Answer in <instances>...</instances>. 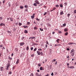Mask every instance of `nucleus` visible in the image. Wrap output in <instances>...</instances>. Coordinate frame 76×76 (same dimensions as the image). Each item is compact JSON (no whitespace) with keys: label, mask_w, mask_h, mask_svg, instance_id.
Returning a JSON list of instances; mask_svg holds the SVG:
<instances>
[{"label":"nucleus","mask_w":76,"mask_h":76,"mask_svg":"<svg viewBox=\"0 0 76 76\" xmlns=\"http://www.w3.org/2000/svg\"><path fill=\"white\" fill-rule=\"evenodd\" d=\"M10 61H8V64H7L6 66L5 69L8 70H9V68H10Z\"/></svg>","instance_id":"f257e3e1"},{"label":"nucleus","mask_w":76,"mask_h":76,"mask_svg":"<svg viewBox=\"0 0 76 76\" xmlns=\"http://www.w3.org/2000/svg\"><path fill=\"white\" fill-rule=\"evenodd\" d=\"M35 3H36V4H39V1L36 0L35 1Z\"/></svg>","instance_id":"f03ea898"},{"label":"nucleus","mask_w":76,"mask_h":76,"mask_svg":"<svg viewBox=\"0 0 76 76\" xmlns=\"http://www.w3.org/2000/svg\"><path fill=\"white\" fill-rule=\"evenodd\" d=\"M35 75L37 76H41V74H40L39 75V74L38 73H35Z\"/></svg>","instance_id":"7ed1b4c3"},{"label":"nucleus","mask_w":76,"mask_h":76,"mask_svg":"<svg viewBox=\"0 0 76 76\" xmlns=\"http://www.w3.org/2000/svg\"><path fill=\"white\" fill-rule=\"evenodd\" d=\"M36 38H35V37H29V39H35Z\"/></svg>","instance_id":"20e7f679"},{"label":"nucleus","mask_w":76,"mask_h":76,"mask_svg":"<svg viewBox=\"0 0 76 76\" xmlns=\"http://www.w3.org/2000/svg\"><path fill=\"white\" fill-rule=\"evenodd\" d=\"M3 67H0V70L1 71H3Z\"/></svg>","instance_id":"39448f33"},{"label":"nucleus","mask_w":76,"mask_h":76,"mask_svg":"<svg viewBox=\"0 0 76 76\" xmlns=\"http://www.w3.org/2000/svg\"><path fill=\"white\" fill-rule=\"evenodd\" d=\"M20 46L22 45H24V42H21L20 43Z\"/></svg>","instance_id":"423d86ee"},{"label":"nucleus","mask_w":76,"mask_h":76,"mask_svg":"<svg viewBox=\"0 0 76 76\" xmlns=\"http://www.w3.org/2000/svg\"><path fill=\"white\" fill-rule=\"evenodd\" d=\"M37 53L38 55H39L41 54V53L39 51H37Z\"/></svg>","instance_id":"0eeeda50"},{"label":"nucleus","mask_w":76,"mask_h":76,"mask_svg":"<svg viewBox=\"0 0 76 76\" xmlns=\"http://www.w3.org/2000/svg\"><path fill=\"white\" fill-rule=\"evenodd\" d=\"M4 24L1 23L0 24V26H4Z\"/></svg>","instance_id":"6e6552de"},{"label":"nucleus","mask_w":76,"mask_h":76,"mask_svg":"<svg viewBox=\"0 0 76 76\" xmlns=\"http://www.w3.org/2000/svg\"><path fill=\"white\" fill-rule=\"evenodd\" d=\"M10 20L11 21H12V22L13 21V18H10Z\"/></svg>","instance_id":"1a4fd4ad"},{"label":"nucleus","mask_w":76,"mask_h":76,"mask_svg":"<svg viewBox=\"0 0 76 76\" xmlns=\"http://www.w3.org/2000/svg\"><path fill=\"white\" fill-rule=\"evenodd\" d=\"M19 63V59H18L16 62V64H18Z\"/></svg>","instance_id":"9d476101"},{"label":"nucleus","mask_w":76,"mask_h":76,"mask_svg":"<svg viewBox=\"0 0 76 76\" xmlns=\"http://www.w3.org/2000/svg\"><path fill=\"white\" fill-rule=\"evenodd\" d=\"M59 41H60V39H57V40H56V42H57V43H59Z\"/></svg>","instance_id":"9b49d317"},{"label":"nucleus","mask_w":76,"mask_h":76,"mask_svg":"<svg viewBox=\"0 0 76 76\" xmlns=\"http://www.w3.org/2000/svg\"><path fill=\"white\" fill-rule=\"evenodd\" d=\"M34 17H35V16H34V15H32L31 16V19H34Z\"/></svg>","instance_id":"f8f14e48"},{"label":"nucleus","mask_w":76,"mask_h":76,"mask_svg":"<svg viewBox=\"0 0 76 76\" xmlns=\"http://www.w3.org/2000/svg\"><path fill=\"white\" fill-rule=\"evenodd\" d=\"M75 68V67L74 66H70V69H74Z\"/></svg>","instance_id":"ddd939ff"},{"label":"nucleus","mask_w":76,"mask_h":76,"mask_svg":"<svg viewBox=\"0 0 76 76\" xmlns=\"http://www.w3.org/2000/svg\"><path fill=\"white\" fill-rule=\"evenodd\" d=\"M60 14L61 15H63V14H64V13H63V11H62L61 12H60Z\"/></svg>","instance_id":"4468645a"},{"label":"nucleus","mask_w":76,"mask_h":76,"mask_svg":"<svg viewBox=\"0 0 76 76\" xmlns=\"http://www.w3.org/2000/svg\"><path fill=\"white\" fill-rule=\"evenodd\" d=\"M24 7H25V8H27V7H28V6L27 5H25L24 6Z\"/></svg>","instance_id":"2eb2a0df"},{"label":"nucleus","mask_w":76,"mask_h":76,"mask_svg":"<svg viewBox=\"0 0 76 76\" xmlns=\"http://www.w3.org/2000/svg\"><path fill=\"white\" fill-rule=\"evenodd\" d=\"M33 6H37V4L36 3H34V4H33Z\"/></svg>","instance_id":"dca6fc26"},{"label":"nucleus","mask_w":76,"mask_h":76,"mask_svg":"<svg viewBox=\"0 0 76 76\" xmlns=\"http://www.w3.org/2000/svg\"><path fill=\"white\" fill-rule=\"evenodd\" d=\"M23 28H28V26H23Z\"/></svg>","instance_id":"f3484780"},{"label":"nucleus","mask_w":76,"mask_h":76,"mask_svg":"<svg viewBox=\"0 0 76 76\" xmlns=\"http://www.w3.org/2000/svg\"><path fill=\"white\" fill-rule=\"evenodd\" d=\"M24 33H25L26 34H27L28 33V31L26 30H25L24 31Z\"/></svg>","instance_id":"a211bd4d"},{"label":"nucleus","mask_w":76,"mask_h":76,"mask_svg":"<svg viewBox=\"0 0 76 76\" xmlns=\"http://www.w3.org/2000/svg\"><path fill=\"white\" fill-rule=\"evenodd\" d=\"M56 9V8L55 7H54L53 8V10L51 11V12H52V11H53V10H55Z\"/></svg>","instance_id":"6ab92c4d"},{"label":"nucleus","mask_w":76,"mask_h":76,"mask_svg":"<svg viewBox=\"0 0 76 76\" xmlns=\"http://www.w3.org/2000/svg\"><path fill=\"white\" fill-rule=\"evenodd\" d=\"M64 31L65 32H67V28L65 29L64 30Z\"/></svg>","instance_id":"aec40b11"},{"label":"nucleus","mask_w":76,"mask_h":76,"mask_svg":"<svg viewBox=\"0 0 76 76\" xmlns=\"http://www.w3.org/2000/svg\"><path fill=\"white\" fill-rule=\"evenodd\" d=\"M71 56H73L74 55V53H71Z\"/></svg>","instance_id":"412c9836"},{"label":"nucleus","mask_w":76,"mask_h":76,"mask_svg":"<svg viewBox=\"0 0 76 76\" xmlns=\"http://www.w3.org/2000/svg\"><path fill=\"white\" fill-rule=\"evenodd\" d=\"M74 49H72V50L71 51V53H74L73 52H74Z\"/></svg>","instance_id":"4be33fe9"},{"label":"nucleus","mask_w":76,"mask_h":76,"mask_svg":"<svg viewBox=\"0 0 76 76\" xmlns=\"http://www.w3.org/2000/svg\"><path fill=\"white\" fill-rule=\"evenodd\" d=\"M20 9H23V6H20Z\"/></svg>","instance_id":"5701e85b"},{"label":"nucleus","mask_w":76,"mask_h":76,"mask_svg":"<svg viewBox=\"0 0 76 76\" xmlns=\"http://www.w3.org/2000/svg\"><path fill=\"white\" fill-rule=\"evenodd\" d=\"M34 29H35L36 30H37V29H38V28H37V27H35L34 28Z\"/></svg>","instance_id":"b1692460"},{"label":"nucleus","mask_w":76,"mask_h":76,"mask_svg":"<svg viewBox=\"0 0 76 76\" xmlns=\"http://www.w3.org/2000/svg\"><path fill=\"white\" fill-rule=\"evenodd\" d=\"M26 50H29V47L28 46L26 48Z\"/></svg>","instance_id":"393cba45"},{"label":"nucleus","mask_w":76,"mask_h":76,"mask_svg":"<svg viewBox=\"0 0 76 76\" xmlns=\"http://www.w3.org/2000/svg\"><path fill=\"white\" fill-rule=\"evenodd\" d=\"M43 69V68H42V67H40V70H42V69Z\"/></svg>","instance_id":"a878e982"},{"label":"nucleus","mask_w":76,"mask_h":76,"mask_svg":"<svg viewBox=\"0 0 76 76\" xmlns=\"http://www.w3.org/2000/svg\"><path fill=\"white\" fill-rule=\"evenodd\" d=\"M8 58H9V59L10 60H12V58H11L10 56L8 57Z\"/></svg>","instance_id":"bb28decb"},{"label":"nucleus","mask_w":76,"mask_h":76,"mask_svg":"<svg viewBox=\"0 0 76 76\" xmlns=\"http://www.w3.org/2000/svg\"><path fill=\"white\" fill-rule=\"evenodd\" d=\"M54 61H56V59H54L52 61V62L53 63V62H54Z\"/></svg>","instance_id":"cd10ccee"},{"label":"nucleus","mask_w":76,"mask_h":76,"mask_svg":"<svg viewBox=\"0 0 76 76\" xmlns=\"http://www.w3.org/2000/svg\"><path fill=\"white\" fill-rule=\"evenodd\" d=\"M40 31H44L43 29H42L41 28H40Z\"/></svg>","instance_id":"c85d7f7f"},{"label":"nucleus","mask_w":76,"mask_h":76,"mask_svg":"<svg viewBox=\"0 0 76 76\" xmlns=\"http://www.w3.org/2000/svg\"><path fill=\"white\" fill-rule=\"evenodd\" d=\"M25 37H23L21 39H22V40H23V39H25Z\"/></svg>","instance_id":"c756f323"},{"label":"nucleus","mask_w":76,"mask_h":76,"mask_svg":"<svg viewBox=\"0 0 76 76\" xmlns=\"http://www.w3.org/2000/svg\"><path fill=\"white\" fill-rule=\"evenodd\" d=\"M40 54H41V56H43L44 55V54L42 53V52H41Z\"/></svg>","instance_id":"7c9ffc66"},{"label":"nucleus","mask_w":76,"mask_h":76,"mask_svg":"<svg viewBox=\"0 0 76 76\" xmlns=\"http://www.w3.org/2000/svg\"><path fill=\"white\" fill-rule=\"evenodd\" d=\"M25 11H26V12H28V8H26L25 9Z\"/></svg>","instance_id":"2f4dec72"},{"label":"nucleus","mask_w":76,"mask_h":76,"mask_svg":"<svg viewBox=\"0 0 76 76\" xmlns=\"http://www.w3.org/2000/svg\"><path fill=\"white\" fill-rule=\"evenodd\" d=\"M36 20H38V21H39V19L38 18H36Z\"/></svg>","instance_id":"473e14b6"},{"label":"nucleus","mask_w":76,"mask_h":76,"mask_svg":"<svg viewBox=\"0 0 76 76\" xmlns=\"http://www.w3.org/2000/svg\"><path fill=\"white\" fill-rule=\"evenodd\" d=\"M70 14H68L67 15V16L68 17V18L70 16Z\"/></svg>","instance_id":"72a5a7b5"},{"label":"nucleus","mask_w":76,"mask_h":76,"mask_svg":"<svg viewBox=\"0 0 76 76\" xmlns=\"http://www.w3.org/2000/svg\"><path fill=\"white\" fill-rule=\"evenodd\" d=\"M46 43L47 44H48V45H49V44H48V41H46Z\"/></svg>","instance_id":"f704fd0d"},{"label":"nucleus","mask_w":76,"mask_h":76,"mask_svg":"<svg viewBox=\"0 0 76 76\" xmlns=\"http://www.w3.org/2000/svg\"><path fill=\"white\" fill-rule=\"evenodd\" d=\"M68 34V33L67 32H66L65 33V35H67Z\"/></svg>","instance_id":"c9c22d12"},{"label":"nucleus","mask_w":76,"mask_h":76,"mask_svg":"<svg viewBox=\"0 0 76 76\" xmlns=\"http://www.w3.org/2000/svg\"><path fill=\"white\" fill-rule=\"evenodd\" d=\"M38 51H42V49L39 48L38 49Z\"/></svg>","instance_id":"e433bc0d"},{"label":"nucleus","mask_w":76,"mask_h":76,"mask_svg":"<svg viewBox=\"0 0 76 76\" xmlns=\"http://www.w3.org/2000/svg\"><path fill=\"white\" fill-rule=\"evenodd\" d=\"M37 50V48H35L34 50V51H36Z\"/></svg>","instance_id":"4c0bfd02"},{"label":"nucleus","mask_w":76,"mask_h":76,"mask_svg":"<svg viewBox=\"0 0 76 76\" xmlns=\"http://www.w3.org/2000/svg\"><path fill=\"white\" fill-rule=\"evenodd\" d=\"M56 7H59V5H56Z\"/></svg>","instance_id":"58836bf2"},{"label":"nucleus","mask_w":76,"mask_h":76,"mask_svg":"<svg viewBox=\"0 0 76 76\" xmlns=\"http://www.w3.org/2000/svg\"><path fill=\"white\" fill-rule=\"evenodd\" d=\"M7 53H9V51L8 50V49H7Z\"/></svg>","instance_id":"ea45409f"},{"label":"nucleus","mask_w":76,"mask_h":76,"mask_svg":"<svg viewBox=\"0 0 76 76\" xmlns=\"http://www.w3.org/2000/svg\"><path fill=\"white\" fill-rule=\"evenodd\" d=\"M30 76H34V74H33V73H31L30 75Z\"/></svg>","instance_id":"a19ab883"},{"label":"nucleus","mask_w":76,"mask_h":76,"mask_svg":"<svg viewBox=\"0 0 76 76\" xmlns=\"http://www.w3.org/2000/svg\"><path fill=\"white\" fill-rule=\"evenodd\" d=\"M66 24L64 23V24H63V26H66Z\"/></svg>","instance_id":"79ce46f5"},{"label":"nucleus","mask_w":76,"mask_h":76,"mask_svg":"<svg viewBox=\"0 0 76 76\" xmlns=\"http://www.w3.org/2000/svg\"><path fill=\"white\" fill-rule=\"evenodd\" d=\"M60 7H63V5L62 4L60 5Z\"/></svg>","instance_id":"37998d69"},{"label":"nucleus","mask_w":76,"mask_h":76,"mask_svg":"<svg viewBox=\"0 0 76 76\" xmlns=\"http://www.w3.org/2000/svg\"><path fill=\"white\" fill-rule=\"evenodd\" d=\"M33 49H34V48L33 47H31V50H33Z\"/></svg>","instance_id":"c03bdc74"},{"label":"nucleus","mask_w":76,"mask_h":76,"mask_svg":"<svg viewBox=\"0 0 76 76\" xmlns=\"http://www.w3.org/2000/svg\"><path fill=\"white\" fill-rule=\"evenodd\" d=\"M58 33H59V34H61V31H58Z\"/></svg>","instance_id":"a18cd8bd"},{"label":"nucleus","mask_w":76,"mask_h":76,"mask_svg":"<svg viewBox=\"0 0 76 76\" xmlns=\"http://www.w3.org/2000/svg\"><path fill=\"white\" fill-rule=\"evenodd\" d=\"M19 26H21V25H22V23H19Z\"/></svg>","instance_id":"49530a36"},{"label":"nucleus","mask_w":76,"mask_h":76,"mask_svg":"<svg viewBox=\"0 0 76 76\" xmlns=\"http://www.w3.org/2000/svg\"><path fill=\"white\" fill-rule=\"evenodd\" d=\"M38 66H41V65L40 64H38Z\"/></svg>","instance_id":"de8ad7c7"},{"label":"nucleus","mask_w":76,"mask_h":76,"mask_svg":"<svg viewBox=\"0 0 76 76\" xmlns=\"http://www.w3.org/2000/svg\"><path fill=\"white\" fill-rule=\"evenodd\" d=\"M51 76H54V74L53 73V72H52L51 74Z\"/></svg>","instance_id":"09e8293b"},{"label":"nucleus","mask_w":76,"mask_h":76,"mask_svg":"<svg viewBox=\"0 0 76 76\" xmlns=\"http://www.w3.org/2000/svg\"><path fill=\"white\" fill-rule=\"evenodd\" d=\"M5 0H4V1H3V4H4V3H5Z\"/></svg>","instance_id":"8fccbe9b"},{"label":"nucleus","mask_w":76,"mask_h":76,"mask_svg":"<svg viewBox=\"0 0 76 76\" xmlns=\"http://www.w3.org/2000/svg\"><path fill=\"white\" fill-rule=\"evenodd\" d=\"M0 47H3V45H0Z\"/></svg>","instance_id":"3c124183"},{"label":"nucleus","mask_w":76,"mask_h":76,"mask_svg":"<svg viewBox=\"0 0 76 76\" xmlns=\"http://www.w3.org/2000/svg\"><path fill=\"white\" fill-rule=\"evenodd\" d=\"M58 46V45H57V44H55V45H54V46L55 47H57V46Z\"/></svg>","instance_id":"603ef678"},{"label":"nucleus","mask_w":76,"mask_h":76,"mask_svg":"<svg viewBox=\"0 0 76 76\" xmlns=\"http://www.w3.org/2000/svg\"><path fill=\"white\" fill-rule=\"evenodd\" d=\"M9 74L10 75H11V74H12V72L10 71V72H9Z\"/></svg>","instance_id":"864d4df0"},{"label":"nucleus","mask_w":76,"mask_h":76,"mask_svg":"<svg viewBox=\"0 0 76 76\" xmlns=\"http://www.w3.org/2000/svg\"><path fill=\"white\" fill-rule=\"evenodd\" d=\"M30 24V22H27V25H29Z\"/></svg>","instance_id":"5fc2aeb1"},{"label":"nucleus","mask_w":76,"mask_h":76,"mask_svg":"<svg viewBox=\"0 0 76 76\" xmlns=\"http://www.w3.org/2000/svg\"><path fill=\"white\" fill-rule=\"evenodd\" d=\"M47 13L46 12H45V13L43 15H44V16H45V15H46V14H47Z\"/></svg>","instance_id":"6e6d98bb"},{"label":"nucleus","mask_w":76,"mask_h":76,"mask_svg":"<svg viewBox=\"0 0 76 76\" xmlns=\"http://www.w3.org/2000/svg\"><path fill=\"white\" fill-rule=\"evenodd\" d=\"M74 12V13H76V10H75Z\"/></svg>","instance_id":"4d7b16f0"},{"label":"nucleus","mask_w":76,"mask_h":76,"mask_svg":"<svg viewBox=\"0 0 76 76\" xmlns=\"http://www.w3.org/2000/svg\"><path fill=\"white\" fill-rule=\"evenodd\" d=\"M66 50H67V51H69V50H70V49H69V48H67Z\"/></svg>","instance_id":"13d9d810"},{"label":"nucleus","mask_w":76,"mask_h":76,"mask_svg":"<svg viewBox=\"0 0 76 76\" xmlns=\"http://www.w3.org/2000/svg\"><path fill=\"white\" fill-rule=\"evenodd\" d=\"M65 6H67V3L65 2L64 3Z\"/></svg>","instance_id":"bf43d9fd"},{"label":"nucleus","mask_w":76,"mask_h":76,"mask_svg":"<svg viewBox=\"0 0 76 76\" xmlns=\"http://www.w3.org/2000/svg\"><path fill=\"white\" fill-rule=\"evenodd\" d=\"M3 19V18H2V17H0V20H2Z\"/></svg>","instance_id":"052dcab7"},{"label":"nucleus","mask_w":76,"mask_h":76,"mask_svg":"<svg viewBox=\"0 0 76 76\" xmlns=\"http://www.w3.org/2000/svg\"><path fill=\"white\" fill-rule=\"evenodd\" d=\"M9 6L10 7V3H9Z\"/></svg>","instance_id":"680f3d73"},{"label":"nucleus","mask_w":76,"mask_h":76,"mask_svg":"<svg viewBox=\"0 0 76 76\" xmlns=\"http://www.w3.org/2000/svg\"><path fill=\"white\" fill-rule=\"evenodd\" d=\"M55 34V32L54 31H53V32H52V34Z\"/></svg>","instance_id":"e2e57ef3"},{"label":"nucleus","mask_w":76,"mask_h":76,"mask_svg":"<svg viewBox=\"0 0 76 76\" xmlns=\"http://www.w3.org/2000/svg\"><path fill=\"white\" fill-rule=\"evenodd\" d=\"M67 67L68 68H69V69H70V66H68Z\"/></svg>","instance_id":"0e129e2a"},{"label":"nucleus","mask_w":76,"mask_h":76,"mask_svg":"<svg viewBox=\"0 0 76 76\" xmlns=\"http://www.w3.org/2000/svg\"><path fill=\"white\" fill-rule=\"evenodd\" d=\"M34 55L33 54L31 55V57H34Z\"/></svg>","instance_id":"69168bd1"},{"label":"nucleus","mask_w":76,"mask_h":76,"mask_svg":"<svg viewBox=\"0 0 76 76\" xmlns=\"http://www.w3.org/2000/svg\"><path fill=\"white\" fill-rule=\"evenodd\" d=\"M15 68V66H13L12 68L13 69H14Z\"/></svg>","instance_id":"338daca9"},{"label":"nucleus","mask_w":76,"mask_h":76,"mask_svg":"<svg viewBox=\"0 0 76 76\" xmlns=\"http://www.w3.org/2000/svg\"><path fill=\"white\" fill-rule=\"evenodd\" d=\"M64 76H67V74H66V75H64Z\"/></svg>","instance_id":"774afa93"}]
</instances>
